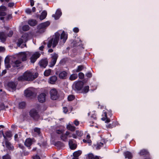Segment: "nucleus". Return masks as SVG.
<instances>
[{
  "instance_id": "obj_22",
  "label": "nucleus",
  "mask_w": 159,
  "mask_h": 159,
  "mask_svg": "<svg viewBox=\"0 0 159 159\" xmlns=\"http://www.w3.org/2000/svg\"><path fill=\"white\" fill-rule=\"evenodd\" d=\"M102 116H104L102 118V120L103 121L106 120L105 122L107 123L109 122L110 121V120L107 117V112L103 111Z\"/></svg>"
},
{
  "instance_id": "obj_36",
  "label": "nucleus",
  "mask_w": 159,
  "mask_h": 159,
  "mask_svg": "<svg viewBox=\"0 0 159 159\" xmlns=\"http://www.w3.org/2000/svg\"><path fill=\"white\" fill-rule=\"evenodd\" d=\"M51 70L50 69L45 70L44 72V74L45 76H48L50 75Z\"/></svg>"
},
{
  "instance_id": "obj_24",
  "label": "nucleus",
  "mask_w": 159,
  "mask_h": 159,
  "mask_svg": "<svg viewBox=\"0 0 159 159\" xmlns=\"http://www.w3.org/2000/svg\"><path fill=\"white\" fill-rule=\"evenodd\" d=\"M90 137L89 134L87 135L85 139H84L83 140V142L84 143H87L90 145L91 143V141L89 139Z\"/></svg>"
},
{
  "instance_id": "obj_27",
  "label": "nucleus",
  "mask_w": 159,
  "mask_h": 159,
  "mask_svg": "<svg viewBox=\"0 0 159 159\" xmlns=\"http://www.w3.org/2000/svg\"><path fill=\"white\" fill-rule=\"evenodd\" d=\"M12 65L13 67H18L21 63V61L19 60H17L15 61H12Z\"/></svg>"
},
{
  "instance_id": "obj_42",
  "label": "nucleus",
  "mask_w": 159,
  "mask_h": 159,
  "mask_svg": "<svg viewBox=\"0 0 159 159\" xmlns=\"http://www.w3.org/2000/svg\"><path fill=\"white\" fill-rule=\"evenodd\" d=\"M89 89V87L88 86H85L83 89V92L84 93H87Z\"/></svg>"
},
{
  "instance_id": "obj_33",
  "label": "nucleus",
  "mask_w": 159,
  "mask_h": 159,
  "mask_svg": "<svg viewBox=\"0 0 159 159\" xmlns=\"http://www.w3.org/2000/svg\"><path fill=\"white\" fill-rule=\"evenodd\" d=\"M5 145L6 147L9 149H13V146L11 145V144L8 142L6 141Z\"/></svg>"
},
{
  "instance_id": "obj_48",
  "label": "nucleus",
  "mask_w": 159,
  "mask_h": 159,
  "mask_svg": "<svg viewBox=\"0 0 159 159\" xmlns=\"http://www.w3.org/2000/svg\"><path fill=\"white\" fill-rule=\"evenodd\" d=\"M34 131L37 133L38 134H39L40 133V129L39 128H35L34 129Z\"/></svg>"
},
{
  "instance_id": "obj_35",
  "label": "nucleus",
  "mask_w": 159,
  "mask_h": 159,
  "mask_svg": "<svg viewBox=\"0 0 159 159\" xmlns=\"http://www.w3.org/2000/svg\"><path fill=\"white\" fill-rule=\"evenodd\" d=\"M66 127L67 129L71 131H74L75 130V127L70 124L67 125Z\"/></svg>"
},
{
  "instance_id": "obj_21",
  "label": "nucleus",
  "mask_w": 159,
  "mask_h": 159,
  "mask_svg": "<svg viewBox=\"0 0 159 159\" xmlns=\"http://www.w3.org/2000/svg\"><path fill=\"white\" fill-rule=\"evenodd\" d=\"M6 10V7L4 6L0 7V16H5L6 15L4 12Z\"/></svg>"
},
{
  "instance_id": "obj_17",
  "label": "nucleus",
  "mask_w": 159,
  "mask_h": 159,
  "mask_svg": "<svg viewBox=\"0 0 159 159\" xmlns=\"http://www.w3.org/2000/svg\"><path fill=\"white\" fill-rule=\"evenodd\" d=\"M48 62L47 60H42L39 62V64L40 66L45 68L47 66Z\"/></svg>"
},
{
  "instance_id": "obj_28",
  "label": "nucleus",
  "mask_w": 159,
  "mask_h": 159,
  "mask_svg": "<svg viewBox=\"0 0 159 159\" xmlns=\"http://www.w3.org/2000/svg\"><path fill=\"white\" fill-rule=\"evenodd\" d=\"M87 159H99L98 156L94 157L92 153H89L88 154Z\"/></svg>"
},
{
  "instance_id": "obj_50",
  "label": "nucleus",
  "mask_w": 159,
  "mask_h": 159,
  "mask_svg": "<svg viewBox=\"0 0 159 159\" xmlns=\"http://www.w3.org/2000/svg\"><path fill=\"white\" fill-rule=\"evenodd\" d=\"M79 78L80 79H83L84 77V74L82 72H80L79 74Z\"/></svg>"
},
{
  "instance_id": "obj_12",
  "label": "nucleus",
  "mask_w": 159,
  "mask_h": 159,
  "mask_svg": "<svg viewBox=\"0 0 159 159\" xmlns=\"http://www.w3.org/2000/svg\"><path fill=\"white\" fill-rule=\"evenodd\" d=\"M29 54V52H21L19 54V58L21 59L22 61H25L26 60L27 56Z\"/></svg>"
},
{
  "instance_id": "obj_32",
  "label": "nucleus",
  "mask_w": 159,
  "mask_h": 159,
  "mask_svg": "<svg viewBox=\"0 0 159 159\" xmlns=\"http://www.w3.org/2000/svg\"><path fill=\"white\" fill-rule=\"evenodd\" d=\"M47 15V13L46 11H44L42 13L41 16L40 17V20H43L45 18Z\"/></svg>"
},
{
  "instance_id": "obj_23",
  "label": "nucleus",
  "mask_w": 159,
  "mask_h": 159,
  "mask_svg": "<svg viewBox=\"0 0 159 159\" xmlns=\"http://www.w3.org/2000/svg\"><path fill=\"white\" fill-rule=\"evenodd\" d=\"M3 135V136L5 139L6 140L7 138H10L12 136V135L11 134V133L10 132H7L5 134V135L3 134V132L2 131L0 132Z\"/></svg>"
},
{
  "instance_id": "obj_47",
  "label": "nucleus",
  "mask_w": 159,
  "mask_h": 159,
  "mask_svg": "<svg viewBox=\"0 0 159 159\" xmlns=\"http://www.w3.org/2000/svg\"><path fill=\"white\" fill-rule=\"evenodd\" d=\"M69 138H70L72 137L74 139H76L77 138V136L76 135V134H72L71 135H70L69 136Z\"/></svg>"
},
{
  "instance_id": "obj_25",
  "label": "nucleus",
  "mask_w": 159,
  "mask_h": 159,
  "mask_svg": "<svg viewBox=\"0 0 159 159\" xmlns=\"http://www.w3.org/2000/svg\"><path fill=\"white\" fill-rule=\"evenodd\" d=\"M124 155L125 158L129 159H131L132 157V155L131 153L128 151H126L124 152Z\"/></svg>"
},
{
  "instance_id": "obj_19",
  "label": "nucleus",
  "mask_w": 159,
  "mask_h": 159,
  "mask_svg": "<svg viewBox=\"0 0 159 159\" xmlns=\"http://www.w3.org/2000/svg\"><path fill=\"white\" fill-rule=\"evenodd\" d=\"M57 78L55 76L51 77L48 80V82L51 84H54L57 80Z\"/></svg>"
},
{
  "instance_id": "obj_16",
  "label": "nucleus",
  "mask_w": 159,
  "mask_h": 159,
  "mask_svg": "<svg viewBox=\"0 0 159 159\" xmlns=\"http://www.w3.org/2000/svg\"><path fill=\"white\" fill-rule=\"evenodd\" d=\"M16 84L12 82H10L8 84V86L10 91H13L16 89Z\"/></svg>"
},
{
  "instance_id": "obj_64",
  "label": "nucleus",
  "mask_w": 159,
  "mask_h": 159,
  "mask_svg": "<svg viewBox=\"0 0 159 159\" xmlns=\"http://www.w3.org/2000/svg\"><path fill=\"white\" fill-rule=\"evenodd\" d=\"M7 72V71H6V70H4L2 71V75H4Z\"/></svg>"
},
{
  "instance_id": "obj_8",
  "label": "nucleus",
  "mask_w": 159,
  "mask_h": 159,
  "mask_svg": "<svg viewBox=\"0 0 159 159\" xmlns=\"http://www.w3.org/2000/svg\"><path fill=\"white\" fill-rule=\"evenodd\" d=\"M13 58L11 56L7 57L5 59L4 61L6 67L7 68H9L10 67V63L12 65V61Z\"/></svg>"
},
{
  "instance_id": "obj_52",
  "label": "nucleus",
  "mask_w": 159,
  "mask_h": 159,
  "mask_svg": "<svg viewBox=\"0 0 159 159\" xmlns=\"http://www.w3.org/2000/svg\"><path fill=\"white\" fill-rule=\"evenodd\" d=\"M73 30L75 33H78L79 31V29L77 27L74 28Z\"/></svg>"
},
{
  "instance_id": "obj_10",
  "label": "nucleus",
  "mask_w": 159,
  "mask_h": 159,
  "mask_svg": "<svg viewBox=\"0 0 159 159\" xmlns=\"http://www.w3.org/2000/svg\"><path fill=\"white\" fill-rule=\"evenodd\" d=\"M40 54L39 52H35L32 54L30 58V61L32 63H34Z\"/></svg>"
},
{
  "instance_id": "obj_30",
  "label": "nucleus",
  "mask_w": 159,
  "mask_h": 159,
  "mask_svg": "<svg viewBox=\"0 0 159 159\" xmlns=\"http://www.w3.org/2000/svg\"><path fill=\"white\" fill-rule=\"evenodd\" d=\"M28 23L30 25L33 26L36 25L37 22L35 20H30L28 21Z\"/></svg>"
},
{
  "instance_id": "obj_14",
  "label": "nucleus",
  "mask_w": 159,
  "mask_h": 159,
  "mask_svg": "<svg viewBox=\"0 0 159 159\" xmlns=\"http://www.w3.org/2000/svg\"><path fill=\"white\" fill-rule=\"evenodd\" d=\"M61 10L58 9L56 11L55 14H53L52 17H54L55 20H57L59 19L61 15Z\"/></svg>"
},
{
  "instance_id": "obj_57",
  "label": "nucleus",
  "mask_w": 159,
  "mask_h": 159,
  "mask_svg": "<svg viewBox=\"0 0 159 159\" xmlns=\"http://www.w3.org/2000/svg\"><path fill=\"white\" fill-rule=\"evenodd\" d=\"M5 50L4 47L0 46V52H3Z\"/></svg>"
},
{
  "instance_id": "obj_6",
  "label": "nucleus",
  "mask_w": 159,
  "mask_h": 159,
  "mask_svg": "<svg viewBox=\"0 0 159 159\" xmlns=\"http://www.w3.org/2000/svg\"><path fill=\"white\" fill-rule=\"evenodd\" d=\"M83 85L84 83L82 81H75L73 84L72 87L74 90H80L83 87Z\"/></svg>"
},
{
  "instance_id": "obj_3",
  "label": "nucleus",
  "mask_w": 159,
  "mask_h": 159,
  "mask_svg": "<svg viewBox=\"0 0 159 159\" xmlns=\"http://www.w3.org/2000/svg\"><path fill=\"white\" fill-rule=\"evenodd\" d=\"M29 39V34L27 33L24 34L22 36L19 38L17 43L18 46H20L23 43L26 42Z\"/></svg>"
},
{
  "instance_id": "obj_59",
  "label": "nucleus",
  "mask_w": 159,
  "mask_h": 159,
  "mask_svg": "<svg viewBox=\"0 0 159 159\" xmlns=\"http://www.w3.org/2000/svg\"><path fill=\"white\" fill-rule=\"evenodd\" d=\"M15 5L14 3H8V6L10 7H12Z\"/></svg>"
},
{
  "instance_id": "obj_31",
  "label": "nucleus",
  "mask_w": 159,
  "mask_h": 159,
  "mask_svg": "<svg viewBox=\"0 0 159 159\" xmlns=\"http://www.w3.org/2000/svg\"><path fill=\"white\" fill-rule=\"evenodd\" d=\"M78 75L77 74H72L70 75L69 80H73L76 79Z\"/></svg>"
},
{
  "instance_id": "obj_60",
  "label": "nucleus",
  "mask_w": 159,
  "mask_h": 159,
  "mask_svg": "<svg viewBox=\"0 0 159 159\" xmlns=\"http://www.w3.org/2000/svg\"><path fill=\"white\" fill-rule=\"evenodd\" d=\"M57 133L58 134H61L63 132V131L62 130H57Z\"/></svg>"
},
{
  "instance_id": "obj_63",
  "label": "nucleus",
  "mask_w": 159,
  "mask_h": 159,
  "mask_svg": "<svg viewBox=\"0 0 159 159\" xmlns=\"http://www.w3.org/2000/svg\"><path fill=\"white\" fill-rule=\"evenodd\" d=\"M33 159H40V158L39 156L36 155L34 157Z\"/></svg>"
},
{
  "instance_id": "obj_1",
  "label": "nucleus",
  "mask_w": 159,
  "mask_h": 159,
  "mask_svg": "<svg viewBox=\"0 0 159 159\" xmlns=\"http://www.w3.org/2000/svg\"><path fill=\"white\" fill-rule=\"evenodd\" d=\"M38 75V73L34 72L33 70H28L25 72L23 75L19 76L18 79L20 81H32L37 78Z\"/></svg>"
},
{
  "instance_id": "obj_18",
  "label": "nucleus",
  "mask_w": 159,
  "mask_h": 159,
  "mask_svg": "<svg viewBox=\"0 0 159 159\" xmlns=\"http://www.w3.org/2000/svg\"><path fill=\"white\" fill-rule=\"evenodd\" d=\"M82 151L80 150L74 152L73 153V157L72 159H78V157L81 154Z\"/></svg>"
},
{
  "instance_id": "obj_37",
  "label": "nucleus",
  "mask_w": 159,
  "mask_h": 159,
  "mask_svg": "<svg viewBox=\"0 0 159 159\" xmlns=\"http://www.w3.org/2000/svg\"><path fill=\"white\" fill-rule=\"evenodd\" d=\"M103 143H100L97 144L95 145L94 146V147L97 149H99L101 148V147L103 146Z\"/></svg>"
},
{
  "instance_id": "obj_58",
  "label": "nucleus",
  "mask_w": 159,
  "mask_h": 159,
  "mask_svg": "<svg viewBox=\"0 0 159 159\" xmlns=\"http://www.w3.org/2000/svg\"><path fill=\"white\" fill-rule=\"evenodd\" d=\"M74 123L75 125L77 126L79 125V122L77 120H75L74 121Z\"/></svg>"
},
{
  "instance_id": "obj_4",
  "label": "nucleus",
  "mask_w": 159,
  "mask_h": 159,
  "mask_svg": "<svg viewBox=\"0 0 159 159\" xmlns=\"http://www.w3.org/2000/svg\"><path fill=\"white\" fill-rule=\"evenodd\" d=\"M50 25L49 21H47L39 24L38 26V32L40 33H43L45 31V28Z\"/></svg>"
},
{
  "instance_id": "obj_2",
  "label": "nucleus",
  "mask_w": 159,
  "mask_h": 159,
  "mask_svg": "<svg viewBox=\"0 0 159 159\" xmlns=\"http://www.w3.org/2000/svg\"><path fill=\"white\" fill-rule=\"evenodd\" d=\"M60 34V33L58 32L55 33L54 35L53 36L52 38L48 41L47 45L48 48H50L52 46L53 48L56 47L59 39Z\"/></svg>"
},
{
  "instance_id": "obj_38",
  "label": "nucleus",
  "mask_w": 159,
  "mask_h": 159,
  "mask_svg": "<svg viewBox=\"0 0 159 159\" xmlns=\"http://www.w3.org/2000/svg\"><path fill=\"white\" fill-rule=\"evenodd\" d=\"M83 69V66H82L80 65L78 66L77 69L74 70V72H79L81 71Z\"/></svg>"
},
{
  "instance_id": "obj_49",
  "label": "nucleus",
  "mask_w": 159,
  "mask_h": 159,
  "mask_svg": "<svg viewBox=\"0 0 159 159\" xmlns=\"http://www.w3.org/2000/svg\"><path fill=\"white\" fill-rule=\"evenodd\" d=\"M46 45V43L45 42H44L43 44L39 48V49L40 50L42 51L43 50V49L44 48V47Z\"/></svg>"
},
{
  "instance_id": "obj_41",
  "label": "nucleus",
  "mask_w": 159,
  "mask_h": 159,
  "mask_svg": "<svg viewBox=\"0 0 159 159\" xmlns=\"http://www.w3.org/2000/svg\"><path fill=\"white\" fill-rule=\"evenodd\" d=\"M76 133L77 136L81 137L83 135V132L81 131L77 130L76 131Z\"/></svg>"
},
{
  "instance_id": "obj_56",
  "label": "nucleus",
  "mask_w": 159,
  "mask_h": 159,
  "mask_svg": "<svg viewBox=\"0 0 159 159\" xmlns=\"http://www.w3.org/2000/svg\"><path fill=\"white\" fill-rule=\"evenodd\" d=\"M13 34V32L11 30L9 31V33L8 34V36L9 37H11Z\"/></svg>"
},
{
  "instance_id": "obj_5",
  "label": "nucleus",
  "mask_w": 159,
  "mask_h": 159,
  "mask_svg": "<svg viewBox=\"0 0 159 159\" xmlns=\"http://www.w3.org/2000/svg\"><path fill=\"white\" fill-rule=\"evenodd\" d=\"M24 93L25 96L29 97L36 93V90L34 88H29L25 91Z\"/></svg>"
},
{
  "instance_id": "obj_7",
  "label": "nucleus",
  "mask_w": 159,
  "mask_h": 159,
  "mask_svg": "<svg viewBox=\"0 0 159 159\" xmlns=\"http://www.w3.org/2000/svg\"><path fill=\"white\" fill-rule=\"evenodd\" d=\"M51 55L52 59L49 65L50 67H52L55 65L58 57L57 54L56 53H53Z\"/></svg>"
},
{
  "instance_id": "obj_20",
  "label": "nucleus",
  "mask_w": 159,
  "mask_h": 159,
  "mask_svg": "<svg viewBox=\"0 0 159 159\" xmlns=\"http://www.w3.org/2000/svg\"><path fill=\"white\" fill-rule=\"evenodd\" d=\"M33 140L30 138L27 139L25 142V145L27 147H30L32 144Z\"/></svg>"
},
{
  "instance_id": "obj_53",
  "label": "nucleus",
  "mask_w": 159,
  "mask_h": 159,
  "mask_svg": "<svg viewBox=\"0 0 159 159\" xmlns=\"http://www.w3.org/2000/svg\"><path fill=\"white\" fill-rule=\"evenodd\" d=\"M31 12V11L30 8H27L25 10V12L27 14H30Z\"/></svg>"
},
{
  "instance_id": "obj_44",
  "label": "nucleus",
  "mask_w": 159,
  "mask_h": 159,
  "mask_svg": "<svg viewBox=\"0 0 159 159\" xmlns=\"http://www.w3.org/2000/svg\"><path fill=\"white\" fill-rule=\"evenodd\" d=\"M75 98L74 96L72 95H69L68 97V100L69 101H72Z\"/></svg>"
},
{
  "instance_id": "obj_34",
  "label": "nucleus",
  "mask_w": 159,
  "mask_h": 159,
  "mask_svg": "<svg viewBox=\"0 0 159 159\" xmlns=\"http://www.w3.org/2000/svg\"><path fill=\"white\" fill-rule=\"evenodd\" d=\"M6 38V36L5 35L3 32H0V39L2 42H4L5 41Z\"/></svg>"
},
{
  "instance_id": "obj_46",
  "label": "nucleus",
  "mask_w": 159,
  "mask_h": 159,
  "mask_svg": "<svg viewBox=\"0 0 159 159\" xmlns=\"http://www.w3.org/2000/svg\"><path fill=\"white\" fill-rule=\"evenodd\" d=\"M22 29L24 31H26L29 29V27L28 25H25L22 27Z\"/></svg>"
},
{
  "instance_id": "obj_62",
  "label": "nucleus",
  "mask_w": 159,
  "mask_h": 159,
  "mask_svg": "<svg viewBox=\"0 0 159 159\" xmlns=\"http://www.w3.org/2000/svg\"><path fill=\"white\" fill-rule=\"evenodd\" d=\"M107 127L108 128H112V126L111 124H107L106 125Z\"/></svg>"
},
{
  "instance_id": "obj_55",
  "label": "nucleus",
  "mask_w": 159,
  "mask_h": 159,
  "mask_svg": "<svg viewBox=\"0 0 159 159\" xmlns=\"http://www.w3.org/2000/svg\"><path fill=\"white\" fill-rule=\"evenodd\" d=\"M86 75L88 77L90 78L92 77V75L91 72H88L86 74Z\"/></svg>"
},
{
  "instance_id": "obj_61",
  "label": "nucleus",
  "mask_w": 159,
  "mask_h": 159,
  "mask_svg": "<svg viewBox=\"0 0 159 159\" xmlns=\"http://www.w3.org/2000/svg\"><path fill=\"white\" fill-rule=\"evenodd\" d=\"M30 5L31 6H33L34 4V2L33 0H30Z\"/></svg>"
},
{
  "instance_id": "obj_39",
  "label": "nucleus",
  "mask_w": 159,
  "mask_h": 159,
  "mask_svg": "<svg viewBox=\"0 0 159 159\" xmlns=\"http://www.w3.org/2000/svg\"><path fill=\"white\" fill-rule=\"evenodd\" d=\"M90 115L91 116V117L92 119L93 118L94 120H96V115L95 114V113L93 112V113H92L91 114V112H89L88 113V115L89 116Z\"/></svg>"
},
{
  "instance_id": "obj_45",
  "label": "nucleus",
  "mask_w": 159,
  "mask_h": 159,
  "mask_svg": "<svg viewBox=\"0 0 159 159\" xmlns=\"http://www.w3.org/2000/svg\"><path fill=\"white\" fill-rule=\"evenodd\" d=\"M25 105V103L24 102H22L19 103V107L20 108H23Z\"/></svg>"
},
{
  "instance_id": "obj_15",
  "label": "nucleus",
  "mask_w": 159,
  "mask_h": 159,
  "mask_svg": "<svg viewBox=\"0 0 159 159\" xmlns=\"http://www.w3.org/2000/svg\"><path fill=\"white\" fill-rule=\"evenodd\" d=\"M30 116L34 119H36L39 117L38 112L35 109H32L30 112Z\"/></svg>"
},
{
  "instance_id": "obj_9",
  "label": "nucleus",
  "mask_w": 159,
  "mask_h": 159,
  "mask_svg": "<svg viewBox=\"0 0 159 159\" xmlns=\"http://www.w3.org/2000/svg\"><path fill=\"white\" fill-rule=\"evenodd\" d=\"M50 94L51 98L53 100L57 99L58 97L57 92L55 89H52L50 91Z\"/></svg>"
},
{
  "instance_id": "obj_29",
  "label": "nucleus",
  "mask_w": 159,
  "mask_h": 159,
  "mask_svg": "<svg viewBox=\"0 0 159 159\" xmlns=\"http://www.w3.org/2000/svg\"><path fill=\"white\" fill-rule=\"evenodd\" d=\"M67 75V73L65 71H63L60 73L59 77L61 79H65Z\"/></svg>"
},
{
  "instance_id": "obj_51",
  "label": "nucleus",
  "mask_w": 159,
  "mask_h": 159,
  "mask_svg": "<svg viewBox=\"0 0 159 159\" xmlns=\"http://www.w3.org/2000/svg\"><path fill=\"white\" fill-rule=\"evenodd\" d=\"M3 159H10V157L8 154H7L3 157Z\"/></svg>"
},
{
  "instance_id": "obj_54",
  "label": "nucleus",
  "mask_w": 159,
  "mask_h": 159,
  "mask_svg": "<svg viewBox=\"0 0 159 159\" xmlns=\"http://www.w3.org/2000/svg\"><path fill=\"white\" fill-rule=\"evenodd\" d=\"M63 110V112L65 113H66L68 111V109L66 107H64Z\"/></svg>"
},
{
  "instance_id": "obj_11",
  "label": "nucleus",
  "mask_w": 159,
  "mask_h": 159,
  "mask_svg": "<svg viewBox=\"0 0 159 159\" xmlns=\"http://www.w3.org/2000/svg\"><path fill=\"white\" fill-rule=\"evenodd\" d=\"M46 95L43 93L40 94L38 96V100L39 102L41 103L44 102L46 100Z\"/></svg>"
},
{
  "instance_id": "obj_40",
  "label": "nucleus",
  "mask_w": 159,
  "mask_h": 159,
  "mask_svg": "<svg viewBox=\"0 0 159 159\" xmlns=\"http://www.w3.org/2000/svg\"><path fill=\"white\" fill-rule=\"evenodd\" d=\"M148 153V151L145 149H143L141 150L139 152L140 155H143L146 154Z\"/></svg>"
},
{
  "instance_id": "obj_43",
  "label": "nucleus",
  "mask_w": 159,
  "mask_h": 159,
  "mask_svg": "<svg viewBox=\"0 0 159 159\" xmlns=\"http://www.w3.org/2000/svg\"><path fill=\"white\" fill-rule=\"evenodd\" d=\"M61 138L63 141H66L67 140V137L65 134H62L61 136Z\"/></svg>"
},
{
  "instance_id": "obj_13",
  "label": "nucleus",
  "mask_w": 159,
  "mask_h": 159,
  "mask_svg": "<svg viewBox=\"0 0 159 159\" xmlns=\"http://www.w3.org/2000/svg\"><path fill=\"white\" fill-rule=\"evenodd\" d=\"M68 35L64 31H63L62 32L61 34L60 39L61 41L64 43L67 39Z\"/></svg>"
},
{
  "instance_id": "obj_26",
  "label": "nucleus",
  "mask_w": 159,
  "mask_h": 159,
  "mask_svg": "<svg viewBox=\"0 0 159 159\" xmlns=\"http://www.w3.org/2000/svg\"><path fill=\"white\" fill-rule=\"evenodd\" d=\"M69 144L70 148L71 149H75L76 147V145L73 143L72 140H71L69 141Z\"/></svg>"
}]
</instances>
